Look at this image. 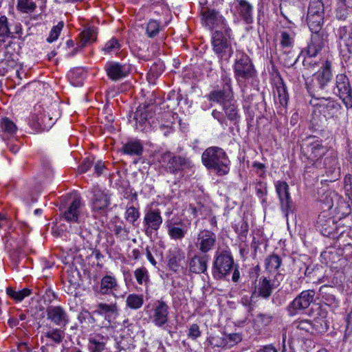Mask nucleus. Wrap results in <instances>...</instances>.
Returning <instances> with one entry per match:
<instances>
[{
  "mask_svg": "<svg viewBox=\"0 0 352 352\" xmlns=\"http://www.w3.org/2000/svg\"><path fill=\"white\" fill-rule=\"evenodd\" d=\"M168 310V305L162 300H157L154 303L153 318V322L157 326L162 327L166 323L169 313Z\"/></svg>",
  "mask_w": 352,
  "mask_h": 352,
  "instance_id": "19",
  "label": "nucleus"
},
{
  "mask_svg": "<svg viewBox=\"0 0 352 352\" xmlns=\"http://www.w3.org/2000/svg\"><path fill=\"white\" fill-rule=\"evenodd\" d=\"M301 150L316 168H321V159L328 151L327 146L322 145L321 140L312 136L302 141Z\"/></svg>",
  "mask_w": 352,
  "mask_h": 352,
  "instance_id": "3",
  "label": "nucleus"
},
{
  "mask_svg": "<svg viewBox=\"0 0 352 352\" xmlns=\"http://www.w3.org/2000/svg\"><path fill=\"white\" fill-rule=\"evenodd\" d=\"M164 70V65L163 63L158 60L151 66L147 75L148 79L152 80L158 78L163 73Z\"/></svg>",
  "mask_w": 352,
  "mask_h": 352,
  "instance_id": "46",
  "label": "nucleus"
},
{
  "mask_svg": "<svg viewBox=\"0 0 352 352\" xmlns=\"http://www.w3.org/2000/svg\"><path fill=\"white\" fill-rule=\"evenodd\" d=\"M275 187L282 210L285 212H288L292 206L288 184L285 182L278 181L275 184Z\"/></svg>",
  "mask_w": 352,
  "mask_h": 352,
  "instance_id": "15",
  "label": "nucleus"
},
{
  "mask_svg": "<svg viewBox=\"0 0 352 352\" xmlns=\"http://www.w3.org/2000/svg\"><path fill=\"white\" fill-rule=\"evenodd\" d=\"M324 14H307V22L311 32H321Z\"/></svg>",
  "mask_w": 352,
  "mask_h": 352,
  "instance_id": "31",
  "label": "nucleus"
},
{
  "mask_svg": "<svg viewBox=\"0 0 352 352\" xmlns=\"http://www.w3.org/2000/svg\"><path fill=\"white\" fill-rule=\"evenodd\" d=\"M105 70L110 79L118 80L126 77L129 74V67L116 62L107 63Z\"/></svg>",
  "mask_w": 352,
  "mask_h": 352,
  "instance_id": "23",
  "label": "nucleus"
},
{
  "mask_svg": "<svg viewBox=\"0 0 352 352\" xmlns=\"http://www.w3.org/2000/svg\"><path fill=\"white\" fill-rule=\"evenodd\" d=\"M316 292L314 289L301 292L287 306V311L290 316L307 309L314 302Z\"/></svg>",
  "mask_w": 352,
  "mask_h": 352,
  "instance_id": "9",
  "label": "nucleus"
},
{
  "mask_svg": "<svg viewBox=\"0 0 352 352\" xmlns=\"http://www.w3.org/2000/svg\"><path fill=\"white\" fill-rule=\"evenodd\" d=\"M208 256L195 255L190 261V271L195 274H201L206 272L208 268Z\"/></svg>",
  "mask_w": 352,
  "mask_h": 352,
  "instance_id": "26",
  "label": "nucleus"
},
{
  "mask_svg": "<svg viewBox=\"0 0 352 352\" xmlns=\"http://www.w3.org/2000/svg\"><path fill=\"white\" fill-rule=\"evenodd\" d=\"M276 91L278 102L283 107H286L289 100V94L286 86L283 82L276 86Z\"/></svg>",
  "mask_w": 352,
  "mask_h": 352,
  "instance_id": "44",
  "label": "nucleus"
},
{
  "mask_svg": "<svg viewBox=\"0 0 352 352\" xmlns=\"http://www.w3.org/2000/svg\"><path fill=\"white\" fill-rule=\"evenodd\" d=\"M208 98L211 102H214L223 106V103L226 100L232 98V95L227 93L226 90L216 89L212 91L208 96Z\"/></svg>",
  "mask_w": 352,
  "mask_h": 352,
  "instance_id": "37",
  "label": "nucleus"
},
{
  "mask_svg": "<svg viewBox=\"0 0 352 352\" xmlns=\"http://www.w3.org/2000/svg\"><path fill=\"white\" fill-rule=\"evenodd\" d=\"M14 49L12 47V42L10 41L8 44L0 46V63L4 61L10 62L12 60V56L13 54Z\"/></svg>",
  "mask_w": 352,
  "mask_h": 352,
  "instance_id": "45",
  "label": "nucleus"
},
{
  "mask_svg": "<svg viewBox=\"0 0 352 352\" xmlns=\"http://www.w3.org/2000/svg\"><path fill=\"white\" fill-rule=\"evenodd\" d=\"M282 263L281 258L275 254L267 256L265 259V270L270 273H275Z\"/></svg>",
  "mask_w": 352,
  "mask_h": 352,
  "instance_id": "36",
  "label": "nucleus"
},
{
  "mask_svg": "<svg viewBox=\"0 0 352 352\" xmlns=\"http://www.w3.org/2000/svg\"><path fill=\"white\" fill-rule=\"evenodd\" d=\"M160 30V25L156 20H150L147 23L146 31L148 37H155Z\"/></svg>",
  "mask_w": 352,
  "mask_h": 352,
  "instance_id": "50",
  "label": "nucleus"
},
{
  "mask_svg": "<svg viewBox=\"0 0 352 352\" xmlns=\"http://www.w3.org/2000/svg\"><path fill=\"white\" fill-rule=\"evenodd\" d=\"M120 44L118 41L114 38L107 42L103 47V51L107 53H111L120 50Z\"/></svg>",
  "mask_w": 352,
  "mask_h": 352,
  "instance_id": "55",
  "label": "nucleus"
},
{
  "mask_svg": "<svg viewBox=\"0 0 352 352\" xmlns=\"http://www.w3.org/2000/svg\"><path fill=\"white\" fill-rule=\"evenodd\" d=\"M321 168L326 169L327 175H333L338 168V161L336 157L330 156L327 157L324 160V162L321 163Z\"/></svg>",
  "mask_w": 352,
  "mask_h": 352,
  "instance_id": "42",
  "label": "nucleus"
},
{
  "mask_svg": "<svg viewBox=\"0 0 352 352\" xmlns=\"http://www.w3.org/2000/svg\"><path fill=\"white\" fill-rule=\"evenodd\" d=\"M322 208L324 210H332L341 217H346L351 213L350 205L342 197L333 190L324 192L320 197Z\"/></svg>",
  "mask_w": 352,
  "mask_h": 352,
  "instance_id": "5",
  "label": "nucleus"
},
{
  "mask_svg": "<svg viewBox=\"0 0 352 352\" xmlns=\"http://www.w3.org/2000/svg\"><path fill=\"white\" fill-rule=\"evenodd\" d=\"M294 42V35L289 34L287 32H281L280 45L283 47H292Z\"/></svg>",
  "mask_w": 352,
  "mask_h": 352,
  "instance_id": "56",
  "label": "nucleus"
},
{
  "mask_svg": "<svg viewBox=\"0 0 352 352\" xmlns=\"http://www.w3.org/2000/svg\"><path fill=\"white\" fill-rule=\"evenodd\" d=\"M332 74L331 72V63L326 61L324 66L315 74L309 83H307L308 91L316 98H320V91L326 87L331 80Z\"/></svg>",
  "mask_w": 352,
  "mask_h": 352,
  "instance_id": "6",
  "label": "nucleus"
},
{
  "mask_svg": "<svg viewBox=\"0 0 352 352\" xmlns=\"http://www.w3.org/2000/svg\"><path fill=\"white\" fill-rule=\"evenodd\" d=\"M279 276H280V274H277L272 282L267 277H261L257 286L255 287V290L253 292L252 296L257 295V296L264 299L269 298L272 294L273 289L279 285V281L278 280V277Z\"/></svg>",
  "mask_w": 352,
  "mask_h": 352,
  "instance_id": "12",
  "label": "nucleus"
},
{
  "mask_svg": "<svg viewBox=\"0 0 352 352\" xmlns=\"http://www.w3.org/2000/svg\"><path fill=\"white\" fill-rule=\"evenodd\" d=\"M7 294L17 302H21L25 297L29 296L32 294L30 289L25 288L22 290L15 291L11 287H8L6 289Z\"/></svg>",
  "mask_w": 352,
  "mask_h": 352,
  "instance_id": "41",
  "label": "nucleus"
},
{
  "mask_svg": "<svg viewBox=\"0 0 352 352\" xmlns=\"http://www.w3.org/2000/svg\"><path fill=\"white\" fill-rule=\"evenodd\" d=\"M126 305L133 309H138L140 308L144 303V298L142 295L136 294H129L126 298Z\"/></svg>",
  "mask_w": 352,
  "mask_h": 352,
  "instance_id": "43",
  "label": "nucleus"
},
{
  "mask_svg": "<svg viewBox=\"0 0 352 352\" xmlns=\"http://www.w3.org/2000/svg\"><path fill=\"white\" fill-rule=\"evenodd\" d=\"M10 34L7 17L2 16L0 17V37L8 36Z\"/></svg>",
  "mask_w": 352,
  "mask_h": 352,
  "instance_id": "58",
  "label": "nucleus"
},
{
  "mask_svg": "<svg viewBox=\"0 0 352 352\" xmlns=\"http://www.w3.org/2000/svg\"><path fill=\"white\" fill-rule=\"evenodd\" d=\"M17 8L19 10L23 12H32L36 8V5L34 2L29 0H18Z\"/></svg>",
  "mask_w": 352,
  "mask_h": 352,
  "instance_id": "51",
  "label": "nucleus"
},
{
  "mask_svg": "<svg viewBox=\"0 0 352 352\" xmlns=\"http://www.w3.org/2000/svg\"><path fill=\"white\" fill-rule=\"evenodd\" d=\"M45 336L54 343H60L64 338L63 331H46Z\"/></svg>",
  "mask_w": 352,
  "mask_h": 352,
  "instance_id": "57",
  "label": "nucleus"
},
{
  "mask_svg": "<svg viewBox=\"0 0 352 352\" xmlns=\"http://www.w3.org/2000/svg\"><path fill=\"white\" fill-rule=\"evenodd\" d=\"M134 276L139 285H146L149 282L148 271L144 267L136 269L134 272Z\"/></svg>",
  "mask_w": 352,
  "mask_h": 352,
  "instance_id": "47",
  "label": "nucleus"
},
{
  "mask_svg": "<svg viewBox=\"0 0 352 352\" xmlns=\"http://www.w3.org/2000/svg\"><path fill=\"white\" fill-rule=\"evenodd\" d=\"M311 41L307 47V54L315 57L322 50L327 43V36L324 32H312Z\"/></svg>",
  "mask_w": 352,
  "mask_h": 352,
  "instance_id": "17",
  "label": "nucleus"
},
{
  "mask_svg": "<svg viewBox=\"0 0 352 352\" xmlns=\"http://www.w3.org/2000/svg\"><path fill=\"white\" fill-rule=\"evenodd\" d=\"M349 230V226H344L343 224H342V222H339L338 224L336 223V229L335 230V236L333 238H339Z\"/></svg>",
  "mask_w": 352,
  "mask_h": 352,
  "instance_id": "64",
  "label": "nucleus"
},
{
  "mask_svg": "<svg viewBox=\"0 0 352 352\" xmlns=\"http://www.w3.org/2000/svg\"><path fill=\"white\" fill-rule=\"evenodd\" d=\"M340 53L343 58H349L352 54V32L347 33L345 28L339 29Z\"/></svg>",
  "mask_w": 352,
  "mask_h": 352,
  "instance_id": "18",
  "label": "nucleus"
},
{
  "mask_svg": "<svg viewBox=\"0 0 352 352\" xmlns=\"http://www.w3.org/2000/svg\"><path fill=\"white\" fill-rule=\"evenodd\" d=\"M82 204L79 197L73 199L62 213V217L68 222H77Z\"/></svg>",
  "mask_w": 352,
  "mask_h": 352,
  "instance_id": "22",
  "label": "nucleus"
},
{
  "mask_svg": "<svg viewBox=\"0 0 352 352\" xmlns=\"http://www.w3.org/2000/svg\"><path fill=\"white\" fill-rule=\"evenodd\" d=\"M256 195L260 199H262L263 202L265 201V196L267 194V184L263 181L258 180L254 184Z\"/></svg>",
  "mask_w": 352,
  "mask_h": 352,
  "instance_id": "49",
  "label": "nucleus"
},
{
  "mask_svg": "<svg viewBox=\"0 0 352 352\" xmlns=\"http://www.w3.org/2000/svg\"><path fill=\"white\" fill-rule=\"evenodd\" d=\"M152 108L150 105H140L134 113L133 119L140 124L144 123L152 117Z\"/></svg>",
  "mask_w": 352,
  "mask_h": 352,
  "instance_id": "34",
  "label": "nucleus"
},
{
  "mask_svg": "<svg viewBox=\"0 0 352 352\" xmlns=\"http://www.w3.org/2000/svg\"><path fill=\"white\" fill-rule=\"evenodd\" d=\"M239 6L237 10L243 18L247 23H250L252 21V6L245 0H237Z\"/></svg>",
  "mask_w": 352,
  "mask_h": 352,
  "instance_id": "33",
  "label": "nucleus"
},
{
  "mask_svg": "<svg viewBox=\"0 0 352 352\" xmlns=\"http://www.w3.org/2000/svg\"><path fill=\"white\" fill-rule=\"evenodd\" d=\"M336 223L335 219L325 212L320 214L318 217L317 227L324 236L334 237Z\"/></svg>",
  "mask_w": 352,
  "mask_h": 352,
  "instance_id": "16",
  "label": "nucleus"
},
{
  "mask_svg": "<svg viewBox=\"0 0 352 352\" xmlns=\"http://www.w3.org/2000/svg\"><path fill=\"white\" fill-rule=\"evenodd\" d=\"M184 259V255L183 253L179 251L174 252L170 255V258L168 259V267L169 268L174 271L177 272L179 267H180L181 262Z\"/></svg>",
  "mask_w": 352,
  "mask_h": 352,
  "instance_id": "40",
  "label": "nucleus"
},
{
  "mask_svg": "<svg viewBox=\"0 0 352 352\" xmlns=\"http://www.w3.org/2000/svg\"><path fill=\"white\" fill-rule=\"evenodd\" d=\"M333 93L342 100L346 109L352 108V87L346 74L336 75Z\"/></svg>",
  "mask_w": 352,
  "mask_h": 352,
  "instance_id": "8",
  "label": "nucleus"
},
{
  "mask_svg": "<svg viewBox=\"0 0 352 352\" xmlns=\"http://www.w3.org/2000/svg\"><path fill=\"white\" fill-rule=\"evenodd\" d=\"M98 309L102 313H115L117 311V306L116 304L107 305L105 303H100Z\"/></svg>",
  "mask_w": 352,
  "mask_h": 352,
  "instance_id": "63",
  "label": "nucleus"
},
{
  "mask_svg": "<svg viewBox=\"0 0 352 352\" xmlns=\"http://www.w3.org/2000/svg\"><path fill=\"white\" fill-rule=\"evenodd\" d=\"M41 107L36 106L34 107V111L36 112L35 116L32 117L31 121V125L36 130H48L50 129L53 124L55 123L57 120L56 116H51L49 114H41L38 115V113L41 112Z\"/></svg>",
  "mask_w": 352,
  "mask_h": 352,
  "instance_id": "13",
  "label": "nucleus"
},
{
  "mask_svg": "<svg viewBox=\"0 0 352 352\" xmlns=\"http://www.w3.org/2000/svg\"><path fill=\"white\" fill-rule=\"evenodd\" d=\"M319 104L320 111L324 113L325 117L333 118L337 115L342 107L339 102L331 98H325L321 97Z\"/></svg>",
  "mask_w": 352,
  "mask_h": 352,
  "instance_id": "24",
  "label": "nucleus"
},
{
  "mask_svg": "<svg viewBox=\"0 0 352 352\" xmlns=\"http://www.w3.org/2000/svg\"><path fill=\"white\" fill-rule=\"evenodd\" d=\"M122 150L124 153L129 155L141 156L143 153V146L138 141H131L124 144Z\"/></svg>",
  "mask_w": 352,
  "mask_h": 352,
  "instance_id": "35",
  "label": "nucleus"
},
{
  "mask_svg": "<svg viewBox=\"0 0 352 352\" xmlns=\"http://www.w3.org/2000/svg\"><path fill=\"white\" fill-rule=\"evenodd\" d=\"M166 228L169 236L173 240L183 239L188 232V226L182 221L179 222L172 223L168 221Z\"/></svg>",
  "mask_w": 352,
  "mask_h": 352,
  "instance_id": "25",
  "label": "nucleus"
},
{
  "mask_svg": "<svg viewBox=\"0 0 352 352\" xmlns=\"http://www.w3.org/2000/svg\"><path fill=\"white\" fill-rule=\"evenodd\" d=\"M162 221L161 212L159 209H149L147 210L144 214L143 221L145 234L151 236L160 229Z\"/></svg>",
  "mask_w": 352,
  "mask_h": 352,
  "instance_id": "11",
  "label": "nucleus"
},
{
  "mask_svg": "<svg viewBox=\"0 0 352 352\" xmlns=\"http://www.w3.org/2000/svg\"><path fill=\"white\" fill-rule=\"evenodd\" d=\"M222 108L228 120L235 123L239 120L240 116L238 112L236 102L233 98L226 100Z\"/></svg>",
  "mask_w": 352,
  "mask_h": 352,
  "instance_id": "30",
  "label": "nucleus"
},
{
  "mask_svg": "<svg viewBox=\"0 0 352 352\" xmlns=\"http://www.w3.org/2000/svg\"><path fill=\"white\" fill-rule=\"evenodd\" d=\"M291 347L300 348L302 352H311L315 347L314 342L307 337L292 336L289 340Z\"/></svg>",
  "mask_w": 352,
  "mask_h": 352,
  "instance_id": "27",
  "label": "nucleus"
},
{
  "mask_svg": "<svg viewBox=\"0 0 352 352\" xmlns=\"http://www.w3.org/2000/svg\"><path fill=\"white\" fill-rule=\"evenodd\" d=\"M104 343L96 341L94 339H89V349L91 352H101L104 349Z\"/></svg>",
  "mask_w": 352,
  "mask_h": 352,
  "instance_id": "62",
  "label": "nucleus"
},
{
  "mask_svg": "<svg viewBox=\"0 0 352 352\" xmlns=\"http://www.w3.org/2000/svg\"><path fill=\"white\" fill-rule=\"evenodd\" d=\"M162 159L164 162L168 160L166 169L171 173L175 174L178 171L186 168H191L192 163L189 158L181 155H173L170 153L164 154Z\"/></svg>",
  "mask_w": 352,
  "mask_h": 352,
  "instance_id": "10",
  "label": "nucleus"
},
{
  "mask_svg": "<svg viewBox=\"0 0 352 352\" xmlns=\"http://www.w3.org/2000/svg\"><path fill=\"white\" fill-rule=\"evenodd\" d=\"M118 289V284L114 276H104L100 280L99 292L102 294H113Z\"/></svg>",
  "mask_w": 352,
  "mask_h": 352,
  "instance_id": "29",
  "label": "nucleus"
},
{
  "mask_svg": "<svg viewBox=\"0 0 352 352\" xmlns=\"http://www.w3.org/2000/svg\"><path fill=\"white\" fill-rule=\"evenodd\" d=\"M212 45L217 54H222L229 47L230 44L223 33L216 30L212 34Z\"/></svg>",
  "mask_w": 352,
  "mask_h": 352,
  "instance_id": "28",
  "label": "nucleus"
},
{
  "mask_svg": "<svg viewBox=\"0 0 352 352\" xmlns=\"http://www.w3.org/2000/svg\"><path fill=\"white\" fill-rule=\"evenodd\" d=\"M110 199L107 194L100 190H95L91 199L92 210L95 212L102 214L109 206Z\"/></svg>",
  "mask_w": 352,
  "mask_h": 352,
  "instance_id": "20",
  "label": "nucleus"
},
{
  "mask_svg": "<svg viewBox=\"0 0 352 352\" xmlns=\"http://www.w3.org/2000/svg\"><path fill=\"white\" fill-rule=\"evenodd\" d=\"M46 312L47 318L60 327H65L68 322L67 314L60 306H50Z\"/></svg>",
  "mask_w": 352,
  "mask_h": 352,
  "instance_id": "21",
  "label": "nucleus"
},
{
  "mask_svg": "<svg viewBox=\"0 0 352 352\" xmlns=\"http://www.w3.org/2000/svg\"><path fill=\"white\" fill-rule=\"evenodd\" d=\"M201 162L209 170L219 176L227 175L230 171V161L226 152L221 147L210 146L201 155Z\"/></svg>",
  "mask_w": 352,
  "mask_h": 352,
  "instance_id": "1",
  "label": "nucleus"
},
{
  "mask_svg": "<svg viewBox=\"0 0 352 352\" xmlns=\"http://www.w3.org/2000/svg\"><path fill=\"white\" fill-rule=\"evenodd\" d=\"M233 69L235 79L240 86H245L249 80L254 79L257 76L252 60L241 50L236 52Z\"/></svg>",
  "mask_w": 352,
  "mask_h": 352,
  "instance_id": "2",
  "label": "nucleus"
},
{
  "mask_svg": "<svg viewBox=\"0 0 352 352\" xmlns=\"http://www.w3.org/2000/svg\"><path fill=\"white\" fill-rule=\"evenodd\" d=\"M63 26L64 23L63 21L58 22L56 25L54 26L50 31L49 36L47 38V42L52 43L53 41H56L58 38Z\"/></svg>",
  "mask_w": 352,
  "mask_h": 352,
  "instance_id": "52",
  "label": "nucleus"
},
{
  "mask_svg": "<svg viewBox=\"0 0 352 352\" xmlns=\"http://www.w3.org/2000/svg\"><path fill=\"white\" fill-rule=\"evenodd\" d=\"M217 238L212 232L204 230L199 232L197 235L196 247L203 254L210 251L216 243Z\"/></svg>",
  "mask_w": 352,
  "mask_h": 352,
  "instance_id": "14",
  "label": "nucleus"
},
{
  "mask_svg": "<svg viewBox=\"0 0 352 352\" xmlns=\"http://www.w3.org/2000/svg\"><path fill=\"white\" fill-rule=\"evenodd\" d=\"M115 234L122 240L129 239V230L126 226L122 225H116L113 228Z\"/></svg>",
  "mask_w": 352,
  "mask_h": 352,
  "instance_id": "53",
  "label": "nucleus"
},
{
  "mask_svg": "<svg viewBox=\"0 0 352 352\" xmlns=\"http://www.w3.org/2000/svg\"><path fill=\"white\" fill-rule=\"evenodd\" d=\"M0 126L3 139L13 137L17 131L16 124L8 118H4L1 120Z\"/></svg>",
  "mask_w": 352,
  "mask_h": 352,
  "instance_id": "32",
  "label": "nucleus"
},
{
  "mask_svg": "<svg viewBox=\"0 0 352 352\" xmlns=\"http://www.w3.org/2000/svg\"><path fill=\"white\" fill-rule=\"evenodd\" d=\"M228 334L226 331H214L208 338L210 344L214 347H224L227 346Z\"/></svg>",
  "mask_w": 352,
  "mask_h": 352,
  "instance_id": "38",
  "label": "nucleus"
},
{
  "mask_svg": "<svg viewBox=\"0 0 352 352\" xmlns=\"http://www.w3.org/2000/svg\"><path fill=\"white\" fill-rule=\"evenodd\" d=\"M140 217V212L133 206L129 207L126 211V219L133 225Z\"/></svg>",
  "mask_w": 352,
  "mask_h": 352,
  "instance_id": "54",
  "label": "nucleus"
},
{
  "mask_svg": "<svg viewBox=\"0 0 352 352\" xmlns=\"http://www.w3.org/2000/svg\"><path fill=\"white\" fill-rule=\"evenodd\" d=\"M81 41L80 47H84L88 43L94 42L96 40L97 33L94 28H87L81 33Z\"/></svg>",
  "mask_w": 352,
  "mask_h": 352,
  "instance_id": "39",
  "label": "nucleus"
},
{
  "mask_svg": "<svg viewBox=\"0 0 352 352\" xmlns=\"http://www.w3.org/2000/svg\"><path fill=\"white\" fill-rule=\"evenodd\" d=\"M292 328L298 330H309L313 328L312 323L309 320L296 321L292 324Z\"/></svg>",
  "mask_w": 352,
  "mask_h": 352,
  "instance_id": "59",
  "label": "nucleus"
},
{
  "mask_svg": "<svg viewBox=\"0 0 352 352\" xmlns=\"http://www.w3.org/2000/svg\"><path fill=\"white\" fill-rule=\"evenodd\" d=\"M307 14H324V5L322 0H310Z\"/></svg>",
  "mask_w": 352,
  "mask_h": 352,
  "instance_id": "48",
  "label": "nucleus"
},
{
  "mask_svg": "<svg viewBox=\"0 0 352 352\" xmlns=\"http://www.w3.org/2000/svg\"><path fill=\"white\" fill-rule=\"evenodd\" d=\"M242 340V336L239 333H232L228 334L227 337V345L232 346L234 344L239 343Z\"/></svg>",
  "mask_w": 352,
  "mask_h": 352,
  "instance_id": "61",
  "label": "nucleus"
},
{
  "mask_svg": "<svg viewBox=\"0 0 352 352\" xmlns=\"http://www.w3.org/2000/svg\"><path fill=\"white\" fill-rule=\"evenodd\" d=\"M201 16V21L203 24L209 30L214 28L225 29L226 34L230 37V28L226 25L225 18L220 12L214 8L204 7L200 12Z\"/></svg>",
  "mask_w": 352,
  "mask_h": 352,
  "instance_id": "7",
  "label": "nucleus"
},
{
  "mask_svg": "<svg viewBox=\"0 0 352 352\" xmlns=\"http://www.w3.org/2000/svg\"><path fill=\"white\" fill-rule=\"evenodd\" d=\"M234 258L230 251H217L212 267V274L216 280H221L228 276L234 267Z\"/></svg>",
  "mask_w": 352,
  "mask_h": 352,
  "instance_id": "4",
  "label": "nucleus"
},
{
  "mask_svg": "<svg viewBox=\"0 0 352 352\" xmlns=\"http://www.w3.org/2000/svg\"><path fill=\"white\" fill-rule=\"evenodd\" d=\"M222 83H223V90H226L227 93L230 95H232V79L230 77L225 74L221 76Z\"/></svg>",
  "mask_w": 352,
  "mask_h": 352,
  "instance_id": "60",
  "label": "nucleus"
}]
</instances>
